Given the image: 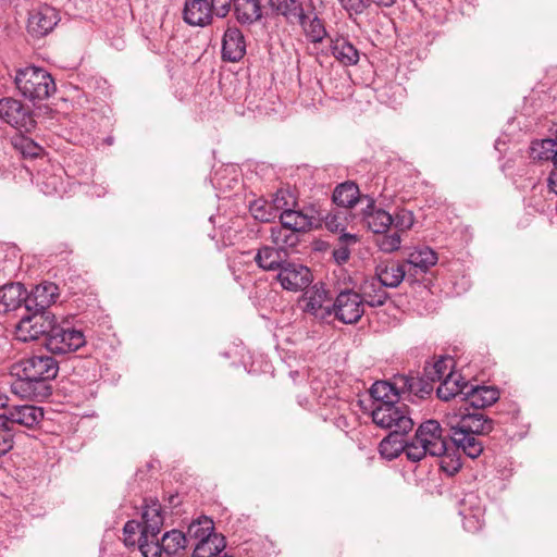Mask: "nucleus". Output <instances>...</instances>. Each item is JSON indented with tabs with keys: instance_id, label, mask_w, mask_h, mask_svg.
<instances>
[{
	"instance_id": "f257e3e1",
	"label": "nucleus",
	"mask_w": 557,
	"mask_h": 557,
	"mask_svg": "<svg viewBox=\"0 0 557 557\" xmlns=\"http://www.w3.org/2000/svg\"><path fill=\"white\" fill-rule=\"evenodd\" d=\"M12 371L18 377L11 386L12 392L32 399L48 395L50 388L45 382L55 379L59 363L50 355H33L15 362Z\"/></svg>"
},
{
	"instance_id": "f03ea898",
	"label": "nucleus",
	"mask_w": 557,
	"mask_h": 557,
	"mask_svg": "<svg viewBox=\"0 0 557 557\" xmlns=\"http://www.w3.org/2000/svg\"><path fill=\"white\" fill-rule=\"evenodd\" d=\"M371 416L373 423L377 426L391 430L389 434L380 443L381 454H386L387 446L392 442H396L397 437L405 436L414 425L408 405L401 400H385L372 408Z\"/></svg>"
},
{
	"instance_id": "7ed1b4c3",
	"label": "nucleus",
	"mask_w": 557,
	"mask_h": 557,
	"mask_svg": "<svg viewBox=\"0 0 557 557\" xmlns=\"http://www.w3.org/2000/svg\"><path fill=\"white\" fill-rule=\"evenodd\" d=\"M14 83L21 95L33 102L45 100L55 91L51 74L37 66L17 70Z\"/></svg>"
},
{
	"instance_id": "20e7f679",
	"label": "nucleus",
	"mask_w": 557,
	"mask_h": 557,
	"mask_svg": "<svg viewBox=\"0 0 557 557\" xmlns=\"http://www.w3.org/2000/svg\"><path fill=\"white\" fill-rule=\"evenodd\" d=\"M55 327L54 314L48 310L22 317L17 324V333L25 342L38 339L40 336L46 339Z\"/></svg>"
},
{
	"instance_id": "39448f33",
	"label": "nucleus",
	"mask_w": 557,
	"mask_h": 557,
	"mask_svg": "<svg viewBox=\"0 0 557 557\" xmlns=\"http://www.w3.org/2000/svg\"><path fill=\"white\" fill-rule=\"evenodd\" d=\"M0 120L21 133H30L36 126L29 108L20 100L9 97L0 99Z\"/></svg>"
},
{
	"instance_id": "423d86ee",
	"label": "nucleus",
	"mask_w": 557,
	"mask_h": 557,
	"mask_svg": "<svg viewBox=\"0 0 557 557\" xmlns=\"http://www.w3.org/2000/svg\"><path fill=\"white\" fill-rule=\"evenodd\" d=\"M332 314L345 324L357 323L364 314L361 294L351 289L342 290L332 305Z\"/></svg>"
},
{
	"instance_id": "0eeeda50",
	"label": "nucleus",
	"mask_w": 557,
	"mask_h": 557,
	"mask_svg": "<svg viewBox=\"0 0 557 557\" xmlns=\"http://www.w3.org/2000/svg\"><path fill=\"white\" fill-rule=\"evenodd\" d=\"M86 343L81 330L57 325L53 333L44 342L46 348L52 354H67L76 351Z\"/></svg>"
},
{
	"instance_id": "6e6552de",
	"label": "nucleus",
	"mask_w": 557,
	"mask_h": 557,
	"mask_svg": "<svg viewBox=\"0 0 557 557\" xmlns=\"http://www.w3.org/2000/svg\"><path fill=\"white\" fill-rule=\"evenodd\" d=\"M276 280L283 289L288 292H300L306 289L312 283L313 275L308 267L287 260L281 271L276 274Z\"/></svg>"
},
{
	"instance_id": "1a4fd4ad",
	"label": "nucleus",
	"mask_w": 557,
	"mask_h": 557,
	"mask_svg": "<svg viewBox=\"0 0 557 557\" xmlns=\"http://www.w3.org/2000/svg\"><path fill=\"white\" fill-rule=\"evenodd\" d=\"M449 430H459L474 435H484L493 431V420L481 412H461L447 416Z\"/></svg>"
},
{
	"instance_id": "9d476101",
	"label": "nucleus",
	"mask_w": 557,
	"mask_h": 557,
	"mask_svg": "<svg viewBox=\"0 0 557 557\" xmlns=\"http://www.w3.org/2000/svg\"><path fill=\"white\" fill-rule=\"evenodd\" d=\"M485 507L481 498L475 493H468L459 503V515L462 517L463 529L475 533L484 524Z\"/></svg>"
},
{
	"instance_id": "9b49d317",
	"label": "nucleus",
	"mask_w": 557,
	"mask_h": 557,
	"mask_svg": "<svg viewBox=\"0 0 557 557\" xmlns=\"http://www.w3.org/2000/svg\"><path fill=\"white\" fill-rule=\"evenodd\" d=\"M419 443L429 450L430 456H441L447 450V436L436 420L421 423L416 432Z\"/></svg>"
},
{
	"instance_id": "f8f14e48",
	"label": "nucleus",
	"mask_w": 557,
	"mask_h": 557,
	"mask_svg": "<svg viewBox=\"0 0 557 557\" xmlns=\"http://www.w3.org/2000/svg\"><path fill=\"white\" fill-rule=\"evenodd\" d=\"M216 16L215 4L208 0H186L183 9V20L190 26H207Z\"/></svg>"
},
{
	"instance_id": "ddd939ff",
	"label": "nucleus",
	"mask_w": 557,
	"mask_h": 557,
	"mask_svg": "<svg viewBox=\"0 0 557 557\" xmlns=\"http://www.w3.org/2000/svg\"><path fill=\"white\" fill-rule=\"evenodd\" d=\"M1 419L13 429L14 424L34 429L44 419V410L34 405H16L8 408Z\"/></svg>"
},
{
	"instance_id": "4468645a",
	"label": "nucleus",
	"mask_w": 557,
	"mask_h": 557,
	"mask_svg": "<svg viewBox=\"0 0 557 557\" xmlns=\"http://www.w3.org/2000/svg\"><path fill=\"white\" fill-rule=\"evenodd\" d=\"M289 253L286 249L273 245H262L256 251L253 261L265 272H280L287 262Z\"/></svg>"
},
{
	"instance_id": "2eb2a0df",
	"label": "nucleus",
	"mask_w": 557,
	"mask_h": 557,
	"mask_svg": "<svg viewBox=\"0 0 557 557\" xmlns=\"http://www.w3.org/2000/svg\"><path fill=\"white\" fill-rule=\"evenodd\" d=\"M367 205L362 208V221L374 234H383L389 231L393 216L383 209L376 208L372 197L364 196Z\"/></svg>"
},
{
	"instance_id": "dca6fc26",
	"label": "nucleus",
	"mask_w": 557,
	"mask_h": 557,
	"mask_svg": "<svg viewBox=\"0 0 557 557\" xmlns=\"http://www.w3.org/2000/svg\"><path fill=\"white\" fill-rule=\"evenodd\" d=\"M60 22L59 11L45 4L36 9L28 20V30L35 36H46Z\"/></svg>"
},
{
	"instance_id": "f3484780",
	"label": "nucleus",
	"mask_w": 557,
	"mask_h": 557,
	"mask_svg": "<svg viewBox=\"0 0 557 557\" xmlns=\"http://www.w3.org/2000/svg\"><path fill=\"white\" fill-rule=\"evenodd\" d=\"M437 262V253L430 247L414 248L406 260V270L408 277H416L428 272V270Z\"/></svg>"
},
{
	"instance_id": "a211bd4d",
	"label": "nucleus",
	"mask_w": 557,
	"mask_h": 557,
	"mask_svg": "<svg viewBox=\"0 0 557 557\" xmlns=\"http://www.w3.org/2000/svg\"><path fill=\"white\" fill-rule=\"evenodd\" d=\"M246 54V41L240 29L228 27L222 40V59L227 62H238Z\"/></svg>"
},
{
	"instance_id": "6ab92c4d",
	"label": "nucleus",
	"mask_w": 557,
	"mask_h": 557,
	"mask_svg": "<svg viewBox=\"0 0 557 557\" xmlns=\"http://www.w3.org/2000/svg\"><path fill=\"white\" fill-rule=\"evenodd\" d=\"M406 275V265L394 260L381 261L375 267L376 281L385 287H397Z\"/></svg>"
},
{
	"instance_id": "aec40b11",
	"label": "nucleus",
	"mask_w": 557,
	"mask_h": 557,
	"mask_svg": "<svg viewBox=\"0 0 557 557\" xmlns=\"http://www.w3.org/2000/svg\"><path fill=\"white\" fill-rule=\"evenodd\" d=\"M499 398V391L495 386L470 385L468 392H465L462 400L470 404L474 409H483L492 406Z\"/></svg>"
},
{
	"instance_id": "412c9836",
	"label": "nucleus",
	"mask_w": 557,
	"mask_h": 557,
	"mask_svg": "<svg viewBox=\"0 0 557 557\" xmlns=\"http://www.w3.org/2000/svg\"><path fill=\"white\" fill-rule=\"evenodd\" d=\"M327 293L323 286L314 285L311 289L305 293V312L314 315L318 319L324 320L332 314V307L324 306Z\"/></svg>"
},
{
	"instance_id": "4be33fe9",
	"label": "nucleus",
	"mask_w": 557,
	"mask_h": 557,
	"mask_svg": "<svg viewBox=\"0 0 557 557\" xmlns=\"http://www.w3.org/2000/svg\"><path fill=\"white\" fill-rule=\"evenodd\" d=\"M469 383L463 381L460 374L449 371L445 379L436 389L437 397L442 400L448 401L450 399L460 398L468 392Z\"/></svg>"
},
{
	"instance_id": "5701e85b",
	"label": "nucleus",
	"mask_w": 557,
	"mask_h": 557,
	"mask_svg": "<svg viewBox=\"0 0 557 557\" xmlns=\"http://www.w3.org/2000/svg\"><path fill=\"white\" fill-rule=\"evenodd\" d=\"M447 436H449L458 453L462 450V453L471 459L478 458L483 453V444L474 434L459 430H450Z\"/></svg>"
},
{
	"instance_id": "b1692460",
	"label": "nucleus",
	"mask_w": 557,
	"mask_h": 557,
	"mask_svg": "<svg viewBox=\"0 0 557 557\" xmlns=\"http://www.w3.org/2000/svg\"><path fill=\"white\" fill-rule=\"evenodd\" d=\"M161 511V506L158 502H152L150 505L145 506L140 535H144V537L151 536V539L158 536L164 522Z\"/></svg>"
},
{
	"instance_id": "393cba45",
	"label": "nucleus",
	"mask_w": 557,
	"mask_h": 557,
	"mask_svg": "<svg viewBox=\"0 0 557 557\" xmlns=\"http://www.w3.org/2000/svg\"><path fill=\"white\" fill-rule=\"evenodd\" d=\"M23 297L25 287L22 283H10L0 287V314L21 308Z\"/></svg>"
},
{
	"instance_id": "a878e982",
	"label": "nucleus",
	"mask_w": 557,
	"mask_h": 557,
	"mask_svg": "<svg viewBox=\"0 0 557 557\" xmlns=\"http://www.w3.org/2000/svg\"><path fill=\"white\" fill-rule=\"evenodd\" d=\"M419 438L414 434V437L410 442H406L404 436L397 437L396 442H393L395 448L391 453L383 454L389 458H394L398 456L400 451H404L407 458L413 462L422 460L426 455H429V450L424 447L422 443H419Z\"/></svg>"
},
{
	"instance_id": "bb28decb",
	"label": "nucleus",
	"mask_w": 557,
	"mask_h": 557,
	"mask_svg": "<svg viewBox=\"0 0 557 557\" xmlns=\"http://www.w3.org/2000/svg\"><path fill=\"white\" fill-rule=\"evenodd\" d=\"M296 24L300 25L307 39L313 44L321 42L327 35L324 23L313 11L310 13L305 11Z\"/></svg>"
},
{
	"instance_id": "cd10ccee",
	"label": "nucleus",
	"mask_w": 557,
	"mask_h": 557,
	"mask_svg": "<svg viewBox=\"0 0 557 557\" xmlns=\"http://www.w3.org/2000/svg\"><path fill=\"white\" fill-rule=\"evenodd\" d=\"M333 202L344 209L352 208L358 201H366L360 196L359 187L354 182H345L336 186L332 196Z\"/></svg>"
},
{
	"instance_id": "c85d7f7f",
	"label": "nucleus",
	"mask_w": 557,
	"mask_h": 557,
	"mask_svg": "<svg viewBox=\"0 0 557 557\" xmlns=\"http://www.w3.org/2000/svg\"><path fill=\"white\" fill-rule=\"evenodd\" d=\"M269 5L277 15H282L288 24H296L305 12L302 0H268Z\"/></svg>"
},
{
	"instance_id": "c756f323",
	"label": "nucleus",
	"mask_w": 557,
	"mask_h": 557,
	"mask_svg": "<svg viewBox=\"0 0 557 557\" xmlns=\"http://www.w3.org/2000/svg\"><path fill=\"white\" fill-rule=\"evenodd\" d=\"M226 547L222 534H209L200 540L194 548L191 557H218Z\"/></svg>"
},
{
	"instance_id": "7c9ffc66",
	"label": "nucleus",
	"mask_w": 557,
	"mask_h": 557,
	"mask_svg": "<svg viewBox=\"0 0 557 557\" xmlns=\"http://www.w3.org/2000/svg\"><path fill=\"white\" fill-rule=\"evenodd\" d=\"M332 55L345 66L354 65L359 60V52L352 44L344 37L331 40Z\"/></svg>"
},
{
	"instance_id": "2f4dec72",
	"label": "nucleus",
	"mask_w": 557,
	"mask_h": 557,
	"mask_svg": "<svg viewBox=\"0 0 557 557\" xmlns=\"http://www.w3.org/2000/svg\"><path fill=\"white\" fill-rule=\"evenodd\" d=\"M234 13L242 24H251L261 17L260 0H233Z\"/></svg>"
},
{
	"instance_id": "473e14b6",
	"label": "nucleus",
	"mask_w": 557,
	"mask_h": 557,
	"mask_svg": "<svg viewBox=\"0 0 557 557\" xmlns=\"http://www.w3.org/2000/svg\"><path fill=\"white\" fill-rule=\"evenodd\" d=\"M278 219L281 224L296 231L297 233L306 232L313 225L312 216L301 210H296V208L287 212L280 213Z\"/></svg>"
},
{
	"instance_id": "72a5a7b5",
	"label": "nucleus",
	"mask_w": 557,
	"mask_h": 557,
	"mask_svg": "<svg viewBox=\"0 0 557 557\" xmlns=\"http://www.w3.org/2000/svg\"><path fill=\"white\" fill-rule=\"evenodd\" d=\"M530 156L533 160L557 163V143L555 139H542L532 143Z\"/></svg>"
},
{
	"instance_id": "f704fd0d",
	"label": "nucleus",
	"mask_w": 557,
	"mask_h": 557,
	"mask_svg": "<svg viewBox=\"0 0 557 557\" xmlns=\"http://www.w3.org/2000/svg\"><path fill=\"white\" fill-rule=\"evenodd\" d=\"M270 238L275 246L287 251L288 248L295 247L299 242L298 233L283 224L270 228Z\"/></svg>"
},
{
	"instance_id": "c9c22d12",
	"label": "nucleus",
	"mask_w": 557,
	"mask_h": 557,
	"mask_svg": "<svg viewBox=\"0 0 557 557\" xmlns=\"http://www.w3.org/2000/svg\"><path fill=\"white\" fill-rule=\"evenodd\" d=\"M32 292L35 300H38L40 309L48 310L59 297V286L52 282H42L36 285Z\"/></svg>"
},
{
	"instance_id": "e433bc0d",
	"label": "nucleus",
	"mask_w": 557,
	"mask_h": 557,
	"mask_svg": "<svg viewBox=\"0 0 557 557\" xmlns=\"http://www.w3.org/2000/svg\"><path fill=\"white\" fill-rule=\"evenodd\" d=\"M384 286L381 285L375 278H373L371 282L366 283L362 287V298L364 305H369L371 307H380L383 306L387 300V293L383 288Z\"/></svg>"
},
{
	"instance_id": "4c0bfd02",
	"label": "nucleus",
	"mask_w": 557,
	"mask_h": 557,
	"mask_svg": "<svg viewBox=\"0 0 557 557\" xmlns=\"http://www.w3.org/2000/svg\"><path fill=\"white\" fill-rule=\"evenodd\" d=\"M160 542L163 552L169 556L177 554L187 545V539L185 534L176 529L165 532Z\"/></svg>"
},
{
	"instance_id": "58836bf2",
	"label": "nucleus",
	"mask_w": 557,
	"mask_h": 557,
	"mask_svg": "<svg viewBox=\"0 0 557 557\" xmlns=\"http://www.w3.org/2000/svg\"><path fill=\"white\" fill-rule=\"evenodd\" d=\"M358 242V236L344 233L338 237V243L333 249V258L337 264H345L350 258V246Z\"/></svg>"
},
{
	"instance_id": "ea45409f",
	"label": "nucleus",
	"mask_w": 557,
	"mask_h": 557,
	"mask_svg": "<svg viewBox=\"0 0 557 557\" xmlns=\"http://www.w3.org/2000/svg\"><path fill=\"white\" fill-rule=\"evenodd\" d=\"M370 395L373 398V407H377L385 400L397 401L396 393L387 381H377L370 388Z\"/></svg>"
},
{
	"instance_id": "a19ab883",
	"label": "nucleus",
	"mask_w": 557,
	"mask_h": 557,
	"mask_svg": "<svg viewBox=\"0 0 557 557\" xmlns=\"http://www.w3.org/2000/svg\"><path fill=\"white\" fill-rule=\"evenodd\" d=\"M272 203L277 215H280V213H284L296 208L297 198L289 189L281 188L274 194Z\"/></svg>"
},
{
	"instance_id": "79ce46f5",
	"label": "nucleus",
	"mask_w": 557,
	"mask_h": 557,
	"mask_svg": "<svg viewBox=\"0 0 557 557\" xmlns=\"http://www.w3.org/2000/svg\"><path fill=\"white\" fill-rule=\"evenodd\" d=\"M12 145L25 158H36L42 151V148L38 144L24 135L13 137Z\"/></svg>"
},
{
	"instance_id": "37998d69",
	"label": "nucleus",
	"mask_w": 557,
	"mask_h": 557,
	"mask_svg": "<svg viewBox=\"0 0 557 557\" xmlns=\"http://www.w3.org/2000/svg\"><path fill=\"white\" fill-rule=\"evenodd\" d=\"M250 213L256 220L265 223L272 222L275 218L278 216L273 207V203H269L264 200L253 201L250 205Z\"/></svg>"
},
{
	"instance_id": "c03bdc74",
	"label": "nucleus",
	"mask_w": 557,
	"mask_h": 557,
	"mask_svg": "<svg viewBox=\"0 0 557 557\" xmlns=\"http://www.w3.org/2000/svg\"><path fill=\"white\" fill-rule=\"evenodd\" d=\"M441 470L448 475H455L462 467L461 458L459 453L454 449L449 450V446L447 445V450L443 455L438 456Z\"/></svg>"
},
{
	"instance_id": "a18cd8bd",
	"label": "nucleus",
	"mask_w": 557,
	"mask_h": 557,
	"mask_svg": "<svg viewBox=\"0 0 557 557\" xmlns=\"http://www.w3.org/2000/svg\"><path fill=\"white\" fill-rule=\"evenodd\" d=\"M451 362L453 360L450 358L441 357L434 363L424 368L426 377L434 382L442 381L448 374Z\"/></svg>"
},
{
	"instance_id": "49530a36",
	"label": "nucleus",
	"mask_w": 557,
	"mask_h": 557,
	"mask_svg": "<svg viewBox=\"0 0 557 557\" xmlns=\"http://www.w3.org/2000/svg\"><path fill=\"white\" fill-rule=\"evenodd\" d=\"M433 383L424 374L422 377L412 376L411 385H409V395L417 396L419 398H425L433 392Z\"/></svg>"
},
{
	"instance_id": "de8ad7c7",
	"label": "nucleus",
	"mask_w": 557,
	"mask_h": 557,
	"mask_svg": "<svg viewBox=\"0 0 557 557\" xmlns=\"http://www.w3.org/2000/svg\"><path fill=\"white\" fill-rule=\"evenodd\" d=\"M138 548L144 557H161V554L164 553L158 536L151 539V536L144 537V535H140L138 539Z\"/></svg>"
},
{
	"instance_id": "09e8293b",
	"label": "nucleus",
	"mask_w": 557,
	"mask_h": 557,
	"mask_svg": "<svg viewBox=\"0 0 557 557\" xmlns=\"http://www.w3.org/2000/svg\"><path fill=\"white\" fill-rule=\"evenodd\" d=\"M380 235L376 239V245L381 251L389 253L399 249L401 238L398 232L395 231L391 234L386 232Z\"/></svg>"
},
{
	"instance_id": "8fccbe9b",
	"label": "nucleus",
	"mask_w": 557,
	"mask_h": 557,
	"mask_svg": "<svg viewBox=\"0 0 557 557\" xmlns=\"http://www.w3.org/2000/svg\"><path fill=\"white\" fill-rule=\"evenodd\" d=\"M214 524L213 521L208 517H202L196 522H193L188 528V533L202 540V537L207 536V533L209 534H215L213 532Z\"/></svg>"
},
{
	"instance_id": "3c124183",
	"label": "nucleus",
	"mask_w": 557,
	"mask_h": 557,
	"mask_svg": "<svg viewBox=\"0 0 557 557\" xmlns=\"http://www.w3.org/2000/svg\"><path fill=\"white\" fill-rule=\"evenodd\" d=\"M414 219L411 211L401 209L393 216V224L396 232H404L413 225Z\"/></svg>"
},
{
	"instance_id": "603ef678",
	"label": "nucleus",
	"mask_w": 557,
	"mask_h": 557,
	"mask_svg": "<svg viewBox=\"0 0 557 557\" xmlns=\"http://www.w3.org/2000/svg\"><path fill=\"white\" fill-rule=\"evenodd\" d=\"M412 375L399 374L394 376L393 381L389 382L393 386L394 393H396L397 399L400 400L401 395H409V385H411Z\"/></svg>"
},
{
	"instance_id": "864d4df0",
	"label": "nucleus",
	"mask_w": 557,
	"mask_h": 557,
	"mask_svg": "<svg viewBox=\"0 0 557 557\" xmlns=\"http://www.w3.org/2000/svg\"><path fill=\"white\" fill-rule=\"evenodd\" d=\"M143 525L140 522L135 520H129L125 523L123 528L124 533V543L126 546H135L136 543H138V540H136V534L141 529Z\"/></svg>"
},
{
	"instance_id": "5fc2aeb1",
	"label": "nucleus",
	"mask_w": 557,
	"mask_h": 557,
	"mask_svg": "<svg viewBox=\"0 0 557 557\" xmlns=\"http://www.w3.org/2000/svg\"><path fill=\"white\" fill-rule=\"evenodd\" d=\"M342 212H330L325 216V225L332 232L343 231L345 228L346 216Z\"/></svg>"
},
{
	"instance_id": "6e6d98bb",
	"label": "nucleus",
	"mask_w": 557,
	"mask_h": 557,
	"mask_svg": "<svg viewBox=\"0 0 557 557\" xmlns=\"http://www.w3.org/2000/svg\"><path fill=\"white\" fill-rule=\"evenodd\" d=\"M23 298H24L23 304H24L25 310L28 312V314L47 311L46 309L39 308V302H38V300H35L33 292H30L28 294L27 290L25 289V297H23Z\"/></svg>"
},
{
	"instance_id": "4d7b16f0",
	"label": "nucleus",
	"mask_w": 557,
	"mask_h": 557,
	"mask_svg": "<svg viewBox=\"0 0 557 557\" xmlns=\"http://www.w3.org/2000/svg\"><path fill=\"white\" fill-rule=\"evenodd\" d=\"M339 2L345 10L355 13L362 12L368 7L363 0H339Z\"/></svg>"
},
{
	"instance_id": "13d9d810",
	"label": "nucleus",
	"mask_w": 557,
	"mask_h": 557,
	"mask_svg": "<svg viewBox=\"0 0 557 557\" xmlns=\"http://www.w3.org/2000/svg\"><path fill=\"white\" fill-rule=\"evenodd\" d=\"M215 4L216 16L225 17L232 8L233 0H211Z\"/></svg>"
},
{
	"instance_id": "bf43d9fd",
	"label": "nucleus",
	"mask_w": 557,
	"mask_h": 557,
	"mask_svg": "<svg viewBox=\"0 0 557 557\" xmlns=\"http://www.w3.org/2000/svg\"><path fill=\"white\" fill-rule=\"evenodd\" d=\"M59 178L57 176H49L47 177V182H45V194H52L53 191H58L57 184L59 183Z\"/></svg>"
},
{
	"instance_id": "052dcab7",
	"label": "nucleus",
	"mask_w": 557,
	"mask_h": 557,
	"mask_svg": "<svg viewBox=\"0 0 557 557\" xmlns=\"http://www.w3.org/2000/svg\"><path fill=\"white\" fill-rule=\"evenodd\" d=\"M164 502L169 508L175 509L182 504V497L178 494H170Z\"/></svg>"
},
{
	"instance_id": "680f3d73",
	"label": "nucleus",
	"mask_w": 557,
	"mask_h": 557,
	"mask_svg": "<svg viewBox=\"0 0 557 557\" xmlns=\"http://www.w3.org/2000/svg\"><path fill=\"white\" fill-rule=\"evenodd\" d=\"M396 2V0H367L366 4H370V3H374L376 4L377 7H392L394 3Z\"/></svg>"
},
{
	"instance_id": "e2e57ef3",
	"label": "nucleus",
	"mask_w": 557,
	"mask_h": 557,
	"mask_svg": "<svg viewBox=\"0 0 557 557\" xmlns=\"http://www.w3.org/2000/svg\"><path fill=\"white\" fill-rule=\"evenodd\" d=\"M8 400L5 395H0V409L8 407Z\"/></svg>"
},
{
	"instance_id": "0e129e2a",
	"label": "nucleus",
	"mask_w": 557,
	"mask_h": 557,
	"mask_svg": "<svg viewBox=\"0 0 557 557\" xmlns=\"http://www.w3.org/2000/svg\"><path fill=\"white\" fill-rule=\"evenodd\" d=\"M394 448H395V445H394V443H392V444H389V445L387 446V451H388V453H391V451H393V450H394Z\"/></svg>"
}]
</instances>
